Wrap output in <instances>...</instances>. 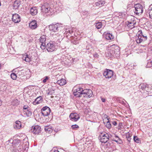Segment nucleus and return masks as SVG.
<instances>
[{
  "instance_id": "nucleus-44",
  "label": "nucleus",
  "mask_w": 152,
  "mask_h": 152,
  "mask_svg": "<svg viewBox=\"0 0 152 152\" xmlns=\"http://www.w3.org/2000/svg\"><path fill=\"white\" fill-rule=\"evenodd\" d=\"M49 77L48 76H45L43 80V83H45L49 79Z\"/></svg>"
},
{
  "instance_id": "nucleus-22",
  "label": "nucleus",
  "mask_w": 152,
  "mask_h": 152,
  "mask_svg": "<svg viewBox=\"0 0 152 152\" xmlns=\"http://www.w3.org/2000/svg\"><path fill=\"white\" fill-rule=\"evenodd\" d=\"M103 36L107 40H111L114 38L113 36L110 33H104L103 34Z\"/></svg>"
},
{
  "instance_id": "nucleus-38",
  "label": "nucleus",
  "mask_w": 152,
  "mask_h": 152,
  "mask_svg": "<svg viewBox=\"0 0 152 152\" xmlns=\"http://www.w3.org/2000/svg\"><path fill=\"white\" fill-rule=\"evenodd\" d=\"M48 92L47 91V94L48 95H52L53 93H54V90H48Z\"/></svg>"
},
{
  "instance_id": "nucleus-19",
  "label": "nucleus",
  "mask_w": 152,
  "mask_h": 152,
  "mask_svg": "<svg viewBox=\"0 0 152 152\" xmlns=\"http://www.w3.org/2000/svg\"><path fill=\"white\" fill-rule=\"evenodd\" d=\"M12 20L15 23H19L20 21V17L19 15L15 14L12 15Z\"/></svg>"
},
{
  "instance_id": "nucleus-11",
  "label": "nucleus",
  "mask_w": 152,
  "mask_h": 152,
  "mask_svg": "<svg viewBox=\"0 0 152 152\" xmlns=\"http://www.w3.org/2000/svg\"><path fill=\"white\" fill-rule=\"evenodd\" d=\"M39 41L41 43L40 48L42 50H44L45 48L46 36L45 35L42 36L39 39Z\"/></svg>"
},
{
  "instance_id": "nucleus-27",
  "label": "nucleus",
  "mask_w": 152,
  "mask_h": 152,
  "mask_svg": "<svg viewBox=\"0 0 152 152\" xmlns=\"http://www.w3.org/2000/svg\"><path fill=\"white\" fill-rule=\"evenodd\" d=\"M30 11L31 14L33 15H36L37 13V10L36 7L31 8Z\"/></svg>"
},
{
  "instance_id": "nucleus-35",
  "label": "nucleus",
  "mask_w": 152,
  "mask_h": 152,
  "mask_svg": "<svg viewBox=\"0 0 152 152\" xmlns=\"http://www.w3.org/2000/svg\"><path fill=\"white\" fill-rule=\"evenodd\" d=\"M11 78L13 80L16 79L17 77H18L17 74L16 75L14 73H12L10 75Z\"/></svg>"
},
{
  "instance_id": "nucleus-15",
  "label": "nucleus",
  "mask_w": 152,
  "mask_h": 152,
  "mask_svg": "<svg viewBox=\"0 0 152 152\" xmlns=\"http://www.w3.org/2000/svg\"><path fill=\"white\" fill-rule=\"evenodd\" d=\"M103 75L107 78H110L113 75V71L109 69H106L104 72Z\"/></svg>"
},
{
  "instance_id": "nucleus-52",
  "label": "nucleus",
  "mask_w": 152,
  "mask_h": 152,
  "mask_svg": "<svg viewBox=\"0 0 152 152\" xmlns=\"http://www.w3.org/2000/svg\"><path fill=\"white\" fill-rule=\"evenodd\" d=\"M63 37L62 38H61V39H63Z\"/></svg>"
},
{
  "instance_id": "nucleus-9",
  "label": "nucleus",
  "mask_w": 152,
  "mask_h": 152,
  "mask_svg": "<svg viewBox=\"0 0 152 152\" xmlns=\"http://www.w3.org/2000/svg\"><path fill=\"white\" fill-rule=\"evenodd\" d=\"M134 13L137 15H141L143 11V6L140 4H137L134 5Z\"/></svg>"
},
{
  "instance_id": "nucleus-23",
  "label": "nucleus",
  "mask_w": 152,
  "mask_h": 152,
  "mask_svg": "<svg viewBox=\"0 0 152 152\" xmlns=\"http://www.w3.org/2000/svg\"><path fill=\"white\" fill-rule=\"evenodd\" d=\"M14 128L15 129H20L21 127V124L19 121H17L14 124Z\"/></svg>"
},
{
  "instance_id": "nucleus-34",
  "label": "nucleus",
  "mask_w": 152,
  "mask_h": 152,
  "mask_svg": "<svg viewBox=\"0 0 152 152\" xmlns=\"http://www.w3.org/2000/svg\"><path fill=\"white\" fill-rule=\"evenodd\" d=\"M19 102L17 99H14L12 102V104L14 106H17L19 104Z\"/></svg>"
},
{
  "instance_id": "nucleus-30",
  "label": "nucleus",
  "mask_w": 152,
  "mask_h": 152,
  "mask_svg": "<svg viewBox=\"0 0 152 152\" xmlns=\"http://www.w3.org/2000/svg\"><path fill=\"white\" fill-rule=\"evenodd\" d=\"M23 112L25 116L29 117L31 115V111L30 110H24Z\"/></svg>"
},
{
  "instance_id": "nucleus-4",
  "label": "nucleus",
  "mask_w": 152,
  "mask_h": 152,
  "mask_svg": "<svg viewBox=\"0 0 152 152\" xmlns=\"http://www.w3.org/2000/svg\"><path fill=\"white\" fill-rule=\"evenodd\" d=\"M135 38L137 43L140 44L147 40V37L146 35L141 30H139L136 35Z\"/></svg>"
},
{
  "instance_id": "nucleus-28",
  "label": "nucleus",
  "mask_w": 152,
  "mask_h": 152,
  "mask_svg": "<svg viewBox=\"0 0 152 152\" xmlns=\"http://www.w3.org/2000/svg\"><path fill=\"white\" fill-rule=\"evenodd\" d=\"M105 3V2L104 1L100 0L96 2L95 4L96 6L101 7L104 6Z\"/></svg>"
},
{
  "instance_id": "nucleus-13",
  "label": "nucleus",
  "mask_w": 152,
  "mask_h": 152,
  "mask_svg": "<svg viewBox=\"0 0 152 152\" xmlns=\"http://www.w3.org/2000/svg\"><path fill=\"white\" fill-rule=\"evenodd\" d=\"M41 131V127L38 125L32 126L29 131L30 132L33 133H39Z\"/></svg>"
},
{
  "instance_id": "nucleus-18",
  "label": "nucleus",
  "mask_w": 152,
  "mask_h": 152,
  "mask_svg": "<svg viewBox=\"0 0 152 152\" xmlns=\"http://www.w3.org/2000/svg\"><path fill=\"white\" fill-rule=\"evenodd\" d=\"M25 73L24 71L23 70L18 71L17 73L18 77L21 79V80H24L25 78Z\"/></svg>"
},
{
  "instance_id": "nucleus-21",
  "label": "nucleus",
  "mask_w": 152,
  "mask_h": 152,
  "mask_svg": "<svg viewBox=\"0 0 152 152\" xmlns=\"http://www.w3.org/2000/svg\"><path fill=\"white\" fill-rule=\"evenodd\" d=\"M43 98L41 96H39L33 102L34 105H36L42 102Z\"/></svg>"
},
{
  "instance_id": "nucleus-20",
  "label": "nucleus",
  "mask_w": 152,
  "mask_h": 152,
  "mask_svg": "<svg viewBox=\"0 0 152 152\" xmlns=\"http://www.w3.org/2000/svg\"><path fill=\"white\" fill-rule=\"evenodd\" d=\"M29 27L31 28L34 29L37 27V21L35 20H32L29 24Z\"/></svg>"
},
{
  "instance_id": "nucleus-46",
  "label": "nucleus",
  "mask_w": 152,
  "mask_h": 152,
  "mask_svg": "<svg viewBox=\"0 0 152 152\" xmlns=\"http://www.w3.org/2000/svg\"><path fill=\"white\" fill-rule=\"evenodd\" d=\"M94 56L95 58H98V57L99 55L97 53H95L94 54Z\"/></svg>"
},
{
  "instance_id": "nucleus-5",
  "label": "nucleus",
  "mask_w": 152,
  "mask_h": 152,
  "mask_svg": "<svg viewBox=\"0 0 152 152\" xmlns=\"http://www.w3.org/2000/svg\"><path fill=\"white\" fill-rule=\"evenodd\" d=\"M50 4V2H45L41 7V12L43 14L51 12Z\"/></svg>"
},
{
  "instance_id": "nucleus-26",
  "label": "nucleus",
  "mask_w": 152,
  "mask_h": 152,
  "mask_svg": "<svg viewBox=\"0 0 152 152\" xmlns=\"http://www.w3.org/2000/svg\"><path fill=\"white\" fill-rule=\"evenodd\" d=\"M73 33V31L71 29H66L64 33V34L65 35V36H66L67 37L68 36H70L71 37V36H72V34Z\"/></svg>"
},
{
  "instance_id": "nucleus-47",
  "label": "nucleus",
  "mask_w": 152,
  "mask_h": 152,
  "mask_svg": "<svg viewBox=\"0 0 152 152\" xmlns=\"http://www.w3.org/2000/svg\"><path fill=\"white\" fill-rule=\"evenodd\" d=\"M123 127L122 123H119L118 124L119 128H121Z\"/></svg>"
},
{
  "instance_id": "nucleus-41",
  "label": "nucleus",
  "mask_w": 152,
  "mask_h": 152,
  "mask_svg": "<svg viewBox=\"0 0 152 152\" xmlns=\"http://www.w3.org/2000/svg\"><path fill=\"white\" fill-rule=\"evenodd\" d=\"M134 139L135 141L137 143H139L140 140L139 138L137 136H134Z\"/></svg>"
},
{
  "instance_id": "nucleus-14",
  "label": "nucleus",
  "mask_w": 152,
  "mask_h": 152,
  "mask_svg": "<svg viewBox=\"0 0 152 152\" xmlns=\"http://www.w3.org/2000/svg\"><path fill=\"white\" fill-rule=\"evenodd\" d=\"M69 117L70 120L73 121H77L80 118L79 115L76 113H71L69 115Z\"/></svg>"
},
{
  "instance_id": "nucleus-6",
  "label": "nucleus",
  "mask_w": 152,
  "mask_h": 152,
  "mask_svg": "<svg viewBox=\"0 0 152 152\" xmlns=\"http://www.w3.org/2000/svg\"><path fill=\"white\" fill-rule=\"evenodd\" d=\"M84 89L80 86L74 87L73 89V94L77 97H80L81 95H83Z\"/></svg>"
},
{
  "instance_id": "nucleus-43",
  "label": "nucleus",
  "mask_w": 152,
  "mask_h": 152,
  "mask_svg": "<svg viewBox=\"0 0 152 152\" xmlns=\"http://www.w3.org/2000/svg\"><path fill=\"white\" fill-rule=\"evenodd\" d=\"M103 118L104 119V120H105V121H106L105 119H107V121H108V120H109V119L108 118V116L105 114H103Z\"/></svg>"
},
{
  "instance_id": "nucleus-51",
  "label": "nucleus",
  "mask_w": 152,
  "mask_h": 152,
  "mask_svg": "<svg viewBox=\"0 0 152 152\" xmlns=\"http://www.w3.org/2000/svg\"><path fill=\"white\" fill-rule=\"evenodd\" d=\"M112 134L114 135V136H115V134L113 133V134Z\"/></svg>"
},
{
  "instance_id": "nucleus-25",
  "label": "nucleus",
  "mask_w": 152,
  "mask_h": 152,
  "mask_svg": "<svg viewBox=\"0 0 152 152\" xmlns=\"http://www.w3.org/2000/svg\"><path fill=\"white\" fill-rule=\"evenodd\" d=\"M20 4L21 3L20 0H15L14 1L13 4L14 9H17L20 5Z\"/></svg>"
},
{
  "instance_id": "nucleus-53",
  "label": "nucleus",
  "mask_w": 152,
  "mask_h": 152,
  "mask_svg": "<svg viewBox=\"0 0 152 152\" xmlns=\"http://www.w3.org/2000/svg\"><path fill=\"white\" fill-rule=\"evenodd\" d=\"M127 133H129V132H127Z\"/></svg>"
},
{
  "instance_id": "nucleus-36",
  "label": "nucleus",
  "mask_w": 152,
  "mask_h": 152,
  "mask_svg": "<svg viewBox=\"0 0 152 152\" xmlns=\"http://www.w3.org/2000/svg\"><path fill=\"white\" fill-rule=\"evenodd\" d=\"M106 121L107 123L105 125L106 127L109 129H110L111 127V126L109 120H108L107 121Z\"/></svg>"
},
{
  "instance_id": "nucleus-16",
  "label": "nucleus",
  "mask_w": 152,
  "mask_h": 152,
  "mask_svg": "<svg viewBox=\"0 0 152 152\" xmlns=\"http://www.w3.org/2000/svg\"><path fill=\"white\" fill-rule=\"evenodd\" d=\"M136 25V21L135 19V18L133 17L131 19V21L128 22V24L127 26L129 28L131 29L134 28Z\"/></svg>"
},
{
  "instance_id": "nucleus-7",
  "label": "nucleus",
  "mask_w": 152,
  "mask_h": 152,
  "mask_svg": "<svg viewBox=\"0 0 152 152\" xmlns=\"http://www.w3.org/2000/svg\"><path fill=\"white\" fill-rule=\"evenodd\" d=\"M109 138L116 142H117V140H114V139H112L111 137H110L108 134H100V135L99 136V139L100 140V141L103 143L107 142Z\"/></svg>"
},
{
  "instance_id": "nucleus-3",
  "label": "nucleus",
  "mask_w": 152,
  "mask_h": 152,
  "mask_svg": "<svg viewBox=\"0 0 152 152\" xmlns=\"http://www.w3.org/2000/svg\"><path fill=\"white\" fill-rule=\"evenodd\" d=\"M49 29L50 31L51 34L53 36L54 35L58 37V39L60 38V36L62 37L61 36H60L61 34L58 33L59 31H61L62 27L60 25L58 24H51L49 26Z\"/></svg>"
},
{
  "instance_id": "nucleus-8",
  "label": "nucleus",
  "mask_w": 152,
  "mask_h": 152,
  "mask_svg": "<svg viewBox=\"0 0 152 152\" xmlns=\"http://www.w3.org/2000/svg\"><path fill=\"white\" fill-rule=\"evenodd\" d=\"M139 88L148 92V94L152 92V86L149 85L146 83H143L140 84L139 86Z\"/></svg>"
},
{
  "instance_id": "nucleus-40",
  "label": "nucleus",
  "mask_w": 152,
  "mask_h": 152,
  "mask_svg": "<svg viewBox=\"0 0 152 152\" xmlns=\"http://www.w3.org/2000/svg\"><path fill=\"white\" fill-rule=\"evenodd\" d=\"M87 145L88 146H90L91 145V143L90 141H86L85 143V146L87 147Z\"/></svg>"
},
{
  "instance_id": "nucleus-45",
  "label": "nucleus",
  "mask_w": 152,
  "mask_h": 152,
  "mask_svg": "<svg viewBox=\"0 0 152 152\" xmlns=\"http://www.w3.org/2000/svg\"><path fill=\"white\" fill-rule=\"evenodd\" d=\"M28 106L27 105H24L23 107V111H24V110H28Z\"/></svg>"
},
{
  "instance_id": "nucleus-12",
  "label": "nucleus",
  "mask_w": 152,
  "mask_h": 152,
  "mask_svg": "<svg viewBox=\"0 0 152 152\" xmlns=\"http://www.w3.org/2000/svg\"><path fill=\"white\" fill-rule=\"evenodd\" d=\"M50 112V110L49 107L46 106L43 107L41 110V113L44 116L48 115Z\"/></svg>"
},
{
  "instance_id": "nucleus-33",
  "label": "nucleus",
  "mask_w": 152,
  "mask_h": 152,
  "mask_svg": "<svg viewBox=\"0 0 152 152\" xmlns=\"http://www.w3.org/2000/svg\"><path fill=\"white\" fill-rule=\"evenodd\" d=\"M102 23L101 22H98L95 23V26L98 29H99L101 28L102 27Z\"/></svg>"
},
{
  "instance_id": "nucleus-42",
  "label": "nucleus",
  "mask_w": 152,
  "mask_h": 152,
  "mask_svg": "<svg viewBox=\"0 0 152 152\" xmlns=\"http://www.w3.org/2000/svg\"><path fill=\"white\" fill-rule=\"evenodd\" d=\"M149 10L150 11L149 13V15L150 18L152 19V8H151Z\"/></svg>"
},
{
  "instance_id": "nucleus-1",
  "label": "nucleus",
  "mask_w": 152,
  "mask_h": 152,
  "mask_svg": "<svg viewBox=\"0 0 152 152\" xmlns=\"http://www.w3.org/2000/svg\"><path fill=\"white\" fill-rule=\"evenodd\" d=\"M106 56L110 57H118L120 54L119 47L115 45H113L108 48Z\"/></svg>"
},
{
  "instance_id": "nucleus-2",
  "label": "nucleus",
  "mask_w": 152,
  "mask_h": 152,
  "mask_svg": "<svg viewBox=\"0 0 152 152\" xmlns=\"http://www.w3.org/2000/svg\"><path fill=\"white\" fill-rule=\"evenodd\" d=\"M20 136L19 135L16 137L15 136L13 139H10L8 141V144L10 146H13L17 148L18 147L21 148L23 143L22 141L24 140V139H20Z\"/></svg>"
},
{
  "instance_id": "nucleus-17",
  "label": "nucleus",
  "mask_w": 152,
  "mask_h": 152,
  "mask_svg": "<svg viewBox=\"0 0 152 152\" xmlns=\"http://www.w3.org/2000/svg\"><path fill=\"white\" fill-rule=\"evenodd\" d=\"M83 95L84 97L90 98L93 95V92L90 89H84Z\"/></svg>"
},
{
  "instance_id": "nucleus-39",
  "label": "nucleus",
  "mask_w": 152,
  "mask_h": 152,
  "mask_svg": "<svg viewBox=\"0 0 152 152\" xmlns=\"http://www.w3.org/2000/svg\"><path fill=\"white\" fill-rule=\"evenodd\" d=\"M72 129L75 130L79 128V126L76 124L72 125Z\"/></svg>"
},
{
  "instance_id": "nucleus-31",
  "label": "nucleus",
  "mask_w": 152,
  "mask_h": 152,
  "mask_svg": "<svg viewBox=\"0 0 152 152\" xmlns=\"http://www.w3.org/2000/svg\"><path fill=\"white\" fill-rule=\"evenodd\" d=\"M44 129L47 133H51L53 131V129L50 126H45Z\"/></svg>"
},
{
  "instance_id": "nucleus-24",
  "label": "nucleus",
  "mask_w": 152,
  "mask_h": 152,
  "mask_svg": "<svg viewBox=\"0 0 152 152\" xmlns=\"http://www.w3.org/2000/svg\"><path fill=\"white\" fill-rule=\"evenodd\" d=\"M72 42L75 45H76L79 43L80 40L77 37H74L73 36H71Z\"/></svg>"
},
{
  "instance_id": "nucleus-49",
  "label": "nucleus",
  "mask_w": 152,
  "mask_h": 152,
  "mask_svg": "<svg viewBox=\"0 0 152 152\" xmlns=\"http://www.w3.org/2000/svg\"><path fill=\"white\" fill-rule=\"evenodd\" d=\"M119 102L121 103V104H125V103H124V101H120Z\"/></svg>"
},
{
  "instance_id": "nucleus-10",
  "label": "nucleus",
  "mask_w": 152,
  "mask_h": 152,
  "mask_svg": "<svg viewBox=\"0 0 152 152\" xmlns=\"http://www.w3.org/2000/svg\"><path fill=\"white\" fill-rule=\"evenodd\" d=\"M56 46L55 42L51 41L45 45V48L48 52H51L53 51L56 49Z\"/></svg>"
},
{
  "instance_id": "nucleus-32",
  "label": "nucleus",
  "mask_w": 152,
  "mask_h": 152,
  "mask_svg": "<svg viewBox=\"0 0 152 152\" xmlns=\"http://www.w3.org/2000/svg\"><path fill=\"white\" fill-rule=\"evenodd\" d=\"M31 57L30 55H25V57H23V58L26 61L29 62L31 61Z\"/></svg>"
},
{
  "instance_id": "nucleus-37",
  "label": "nucleus",
  "mask_w": 152,
  "mask_h": 152,
  "mask_svg": "<svg viewBox=\"0 0 152 152\" xmlns=\"http://www.w3.org/2000/svg\"><path fill=\"white\" fill-rule=\"evenodd\" d=\"M146 67L147 68H150L152 67V61H148L147 64L146 65Z\"/></svg>"
},
{
  "instance_id": "nucleus-50",
  "label": "nucleus",
  "mask_w": 152,
  "mask_h": 152,
  "mask_svg": "<svg viewBox=\"0 0 152 152\" xmlns=\"http://www.w3.org/2000/svg\"><path fill=\"white\" fill-rule=\"evenodd\" d=\"M101 100L103 102H104L105 101V99L103 98H102Z\"/></svg>"
},
{
  "instance_id": "nucleus-48",
  "label": "nucleus",
  "mask_w": 152,
  "mask_h": 152,
  "mask_svg": "<svg viewBox=\"0 0 152 152\" xmlns=\"http://www.w3.org/2000/svg\"><path fill=\"white\" fill-rule=\"evenodd\" d=\"M112 124L114 125V126H116L117 124V123L116 121H113L112 122Z\"/></svg>"
},
{
  "instance_id": "nucleus-29",
  "label": "nucleus",
  "mask_w": 152,
  "mask_h": 152,
  "mask_svg": "<svg viewBox=\"0 0 152 152\" xmlns=\"http://www.w3.org/2000/svg\"><path fill=\"white\" fill-rule=\"evenodd\" d=\"M57 83L60 86H63L66 84V81L65 79L62 78L58 80L57 82Z\"/></svg>"
}]
</instances>
